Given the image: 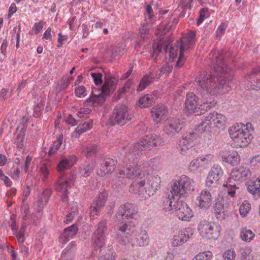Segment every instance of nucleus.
Wrapping results in <instances>:
<instances>
[{
  "label": "nucleus",
  "mask_w": 260,
  "mask_h": 260,
  "mask_svg": "<svg viewBox=\"0 0 260 260\" xmlns=\"http://www.w3.org/2000/svg\"><path fill=\"white\" fill-rule=\"evenodd\" d=\"M95 166L96 165L94 164L92 165L87 164L83 166L82 167H81L79 170L80 175L85 177L89 176Z\"/></svg>",
  "instance_id": "39"
},
{
  "label": "nucleus",
  "mask_w": 260,
  "mask_h": 260,
  "mask_svg": "<svg viewBox=\"0 0 260 260\" xmlns=\"http://www.w3.org/2000/svg\"><path fill=\"white\" fill-rule=\"evenodd\" d=\"M98 151V146L96 144H92L87 147L86 155L87 157L95 156Z\"/></svg>",
  "instance_id": "46"
},
{
  "label": "nucleus",
  "mask_w": 260,
  "mask_h": 260,
  "mask_svg": "<svg viewBox=\"0 0 260 260\" xmlns=\"http://www.w3.org/2000/svg\"><path fill=\"white\" fill-rule=\"evenodd\" d=\"M251 209V206L249 203L244 202L241 204L239 209V212L242 217H245Z\"/></svg>",
  "instance_id": "49"
},
{
  "label": "nucleus",
  "mask_w": 260,
  "mask_h": 260,
  "mask_svg": "<svg viewBox=\"0 0 260 260\" xmlns=\"http://www.w3.org/2000/svg\"><path fill=\"white\" fill-rule=\"evenodd\" d=\"M211 55L209 59L213 66L212 74L201 72L196 79L197 91L202 98L200 99L193 92L186 94L185 108L189 114L195 112L199 106V108L206 110L214 107L216 103L212 101L210 95L220 93L230 80V70L226 64L225 56L217 53Z\"/></svg>",
  "instance_id": "1"
},
{
  "label": "nucleus",
  "mask_w": 260,
  "mask_h": 260,
  "mask_svg": "<svg viewBox=\"0 0 260 260\" xmlns=\"http://www.w3.org/2000/svg\"><path fill=\"white\" fill-rule=\"evenodd\" d=\"M172 69L173 67L172 65H170L169 63H166L159 69L160 74L168 75L172 72Z\"/></svg>",
  "instance_id": "55"
},
{
  "label": "nucleus",
  "mask_w": 260,
  "mask_h": 260,
  "mask_svg": "<svg viewBox=\"0 0 260 260\" xmlns=\"http://www.w3.org/2000/svg\"><path fill=\"white\" fill-rule=\"evenodd\" d=\"M128 157V152L127 155L124 156L123 159V166L126 168L125 171L119 170L115 175L113 177V180L115 182V184L118 186L124 185L127 183V179L134 178V172L131 171V164L128 161H132L133 164L135 163L137 160L133 161V159L126 160Z\"/></svg>",
  "instance_id": "9"
},
{
  "label": "nucleus",
  "mask_w": 260,
  "mask_h": 260,
  "mask_svg": "<svg viewBox=\"0 0 260 260\" xmlns=\"http://www.w3.org/2000/svg\"><path fill=\"white\" fill-rule=\"evenodd\" d=\"M107 198L108 193L106 191L101 192L94 203L99 205V207H103L105 205Z\"/></svg>",
  "instance_id": "42"
},
{
  "label": "nucleus",
  "mask_w": 260,
  "mask_h": 260,
  "mask_svg": "<svg viewBox=\"0 0 260 260\" xmlns=\"http://www.w3.org/2000/svg\"><path fill=\"white\" fill-rule=\"evenodd\" d=\"M199 201V207L203 209H207L212 205V197L210 192L207 189L203 190L200 196L197 198Z\"/></svg>",
  "instance_id": "19"
},
{
  "label": "nucleus",
  "mask_w": 260,
  "mask_h": 260,
  "mask_svg": "<svg viewBox=\"0 0 260 260\" xmlns=\"http://www.w3.org/2000/svg\"><path fill=\"white\" fill-rule=\"evenodd\" d=\"M52 194V190L50 189H45L41 196L39 197L38 202H39V206H43L45 203H47L49 200Z\"/></svg>",
  "instance_id": "38"
},
{
  "label": "nucleus",
  "mask_w": 260,
  "mask_h": 260,
  "mask_svg": "<svg viewBox=\"0 0 260 260\" xmlns=\"http://www.w3.org/2000/svg\"><path fill=\"white\" fill-rule=\"evenodd\" d=\"M117 80L114 77L108 75L105 76V83L102 87V92L106 95H109L114 91V86L117 83Z\"/></svg>",
  "instance_id": "22"
},
{
  "label": "nucleus",
  "mask_w": 260,
  "mask_h": 260,
  "mask_svg": "<svg viewBox=\"0 0 260 260\" xmlns=\"http://www.w3.org/2000/svg\"><path fill=\"white\" fill-rule=\"evenodd\" d=\"M239 184V182H237L231 174L226 184L224 185V186L226 188L227 192L231 197H235L236 190L239 189L238 186Z\"/></svg>",
  "instance_id": "24"
},
{
  "label": "nucleus",
  "mask_w": 260,
  "mask_h": 260,
  "mask_svg": "<svg viewBox=\"0 0 260 260\" xmlns=\"http://www.w3.org/2000/svg\"><path fill=\"white\" fill-rule=\"evenodd\" d=\"M102 208V207H99L97 204L93 203L89 209L90 216L93 217L95 215H98Z\"/></svg>",
  "instance_id": "54"
},
{
  "label": "nucleus",
  "mask_w": 260,
  "mask_h": 260,
  "mask_svg": "<svg viewBox=\"0 0 260 260\" xmlns=\"http://www.w3.org/2000/svg\"><path fill=\"white\" fill-rule=\"evenodd\" d=\"M25 135V129L24 128H22L17 134L16 143L18 147L21 148L23 146Z\"/></svg>",
  "instance_id": "48"
},
{
  "label": "nucleus",
  "mask_w": 260,
  "mask_h": 260,
  "mask_svg": "<svg viewBox=\"0 0 260 260\" xmlns=\"http://www.w3.org/2000/svg\"><path fill=\"white\" fill-rule=\"evenodd\" d=\"M151 82V79L149 78V77L144 76L140 82L137 90L139 91H142L147 87Z\"/></svg>",
  "instance_id": "45"
},
{
  "label": "nucleus",
  "mask_w": 260,
  "mask_h": 260,
  "mask_svg": "<svg viewBox=\"0 0 260 260\" xmlns=\"http://www.w3.org/2000/svg\"><path fill=\"white\" fill-rule=\"evenodd\" d=\"M218 180L212 177L211 175H208L206 180V184L208 187L215 186L217 185Z\"/></svg>",
  "instance_id": "56"
},
{
  "label": "nucleus",
  "mask_w": 260,
  "mask_h": 260,
  "mask_svg": "<svg viewBox=\"0 0 260 260\" xmlns=\"http://www.w3.org/2000/svg\"><path fill=\"white\" fill-rule=\"evenodd\" d=\"M231 173L237 182L246 180L251 176L250 170L244 167L235 168L232 170Z\"/></svg>",
  "instance_id": "17"
},
{
  "label": "nucleus",
  "mask_w": 260,
  "mask_h": 260,
  "mask_svg": "<svg viewBox=\"0 0 260 260\" xmlns=\"http://www.w3.org/2000/svg\"><path fill=\"white\" fill-rule=\"evenodd\" d=\"M62 140L63 135H60L57 138L56 140L54 142L53 146H51L50 148V150L48 152V155L49 156L54 155L58 151L62 144Z\"/></svg>",
  "instance_id": "36"
},
{
  "label": "nucleus",
  "mask_w": 260,
  "mask_h": 260,
  "mask_svg": "<svg viewBox=\"0 0 260 260\" xmlns=\"http://www.w3.org/2000/svg\"><path fill=\"white\" fill-rule=\"evenodd\" d=\"M93 120L90 119L87 122H80L78 126L73 133L74 136L76 138H79L81 134L85 133L92 127Z\"/></svg>",
  "instance_id": "26"
},
{
  "label": "nucleus",
  "mask_w": 260,
  "mask_h": 260,
  "mask_svg": "<svg viewBox=\"0 0 260 260\" xmlns=\"http://www.w3.org/2000/svg\"><path fill=\"white\" fill-rule=\"evenodd\" d=\"M124 50V46L122 44H118L117 46L113 47L111 49V57L115 58L116 56L123 54Z\"/></svg>",
  "instance_id": "41"
},
{
  "label": "nucleus",
  "mask_w": 260,
  "mask_h": 260,
  "mask_svg": "<svg viewBox=\"0 0 260 260\" xmlns=\"http://www.w3.org/2000/svg\"><path fill=\"white\" fill-rule=\"evenodd\" d=\"M117 161L111 158H105L100 164V168L96 171V174L100 177H104L108 173L113 172L115 169Z\"/></svg>",
  "instance_id": "15"
},
{
  "label": "nucleus",
  "mask_w": 260,
  "mask_h": 260,
  "mask_svg": "<svg viewBox=\"0 0 260 260\" xmlns=\"http://www.w3.org/2000/svg\"><path fill=\"white\" fill-rule=\"evenodd\" d=\"M107 222L106 220H102L99 222L96 229L92 236V244L94 250L101 251V249L105 246V237L107 231Z\"/></svg>",
  "instance_id": "8"
},
{
  "label": "nucleus",
  "mask_w": 260,
  "mask_h": 260,
  "mask_svg": "<svg viewBox=\"0 0 260 260\" xmlns=\"http://www.w3.org/2000/svg\"><path fill=\"white\" fill-rule=\"evenodd\" d=\"M77 157L75 155H69L67 157H62L57 165L58 172H62L70 169L77 161Z\"/></svg>",
  "instance_id": "20"
},
{
  "label": "nucleus",
  "mask_w": 260,
  "mask_h": 260,
  "mask_svg": "<svg viewBox=\"0 0 260 260\" xmlns=\"http://www.w3.org/2000/svg\"><path fill=\"white\" fill-rule=\"evenodd\" d=\"M197 134L193 132H190L189 134L184 136V138L186 139V140L189 142L191 145H193V141L197 138Z\"/></svg>",
  "instance_id": "61"
},
{
  "label": "nucleus",
  "mask_w": 260,
  "mask_h": 260,
  "mask_svg": "<svg viewBox=\"0 0 260 260\" xmlns=\"http://www.w3.org/2000/svg\"><path fill=\"white\" fill-rule=\"evenodd\" d=\"M224 260H234L235 253L233 250H228L223 254Z\"/></svg>",
  "instance_id": "57"
},
{
  "label": "nucleus",
  "mask_w": 260,
  "mask_h": 260,
  "mask_svg": "<svg viewBox=\"0 0 260 260\" xmlns=\"http://www.w3.org/2000/svg\"><path fill=\"white\" fill-rule=\"evenodd\" d=\"M145 181L136 179L129 186V191L134 193L141 194L143 191Z\"/></svg>",
  "instance_id": "30"
},
{
  "label": "nucleus",
  "mask_w": 260,
  "mask_h": 260,
  "mask_svg": "<svg viewBox=\"0 0 260 260\" xmlns=\"http://www.w3.org/2000/svg\"><path fill=\"white\" fill-rule=\"evenodd\" d=\"M214 213L219 220L224 219L228 216L224 212V206L219 201H216L214 206Z\"/></svg>",
  "instance_id": "29"
},
{
  "label": "nucleus",
  "mask_w": 260,
  "mask_h": 260,
  "mask_svg": "<svg viewBox=\"0 0 260 260\" xmlns=\"http://www.w3.org/2000/svg\"><path fill=\"white\" fill-rule=\"evenodd\" d=\"M198 229L201 235L206 238L216 239L220 235V226L215 222L201 221L199 224Z\"/></svg>",
  "instance_id": "10"
},
{
  "label": "nucleus",
  "mask_w": 260,
  "mask_h": 260,
  "mask_svg": "<svg viewBox=\"0 0 260 260\" xmlns=\"http://www.w3.org/2000/svg\"><path fill=\"white\" fill-rule=\"evenodd\" d=\"M133 232L129 225L127 223H123L122 225L120 226L117 232L116 237H129Z\"/></svg>",
  "instance_id": "34"
},
{
  "label": "nucleus",
  "mask_w": 260,
  "mask_h": 260,
  "mask_svg": "<svg viewBox=\"0 0 260 260\" xmlns=\"http://www.w3.org/2000/svg\"><path fill=\"white\" fill-rule=\"evenodd\" d=\"M139 160V158L137 159V161L133 164L132 161H130L132 165L131 168V171L134 172V178L137 177L138 178H140L141 179L145 177L146 175H148L150 167L149 164L147 161L138 162ZM128 162H129V161H128Z\"/></svg>",
  "instance_id": "14"
},
{
  "label": "nucleus",
  "mask_w": 260,
  "mask_h": 260,
  "mask_svg": "<svg viewBox=\"0 0 260 260\" xmlns=\"http://www.w3.org/2000/svg\"><path fill=\"white\" fill-rule=\"evenodd\" d=\"M254 237L255 234L246 228H243L240 232V237L244 242H249Z\"/></svg>",
  "instance_id": "35"
},
{
  "label": "nucleus",
  "mask_w": 260,
  "mask_h": 260,
  "mask_svg": "<svg viewBox=\"0 0 260 260\" xmlns=\"http://www.w3.org/2000/svg\"><path fill=\"white\" fill-rule=\"evenodd\" d=\"M223 172L220 168L218 165H214L208 175H211L212 177H214L217 180H219L221 176L222 175Z\"/></svg>",
  "instance_id": "40"
},
{
  "label": "nucleus",
  "mask_w": 260,
  "mask_h": 260,
  "mask_svg": "<svg viewBox=\"0 0 260 260\" xmlns=\"http://www.w3.org/2000/svg\"><path fill=\"white\" fill-rule=\"evenodd\" d=\"M196 34L194 31H189L183 37L176 45L169 49V56L170 58L174 59L179 56L175 64V69H178L183 67L186 61L187 56L186 54L192 46L195 44Z\"/></svg>",
  "instance_id": "2"
},
{
  "label": "nucleus",
  "mask_w": 260,
  "mask_h": 260,
  "mask_svg": "<svg viewBox=\"0 0 260 260\" xmlns=\"http://www.w3.org/2000/svg\"><path fill=\"white\" fill-rule=\"evenodd\" d=\"M163 142V139L160 136L153 134L146 136L129 148L128 157L126 160H137L140 157V151L144 150H150L153 147L160 146Z\"/></svg>",
  "instance_id": "3"
},
{
  "label": "nucleus",
  "mask_w": 260,
  "mask_h": 260,
  "mask_svg": "<svg viewBox=\"0 0 260 260\" xmlns=\"http://www.w3.org/2000/svg\"><path fill=\"white\" fill-rule=\"evenodd\" d=\"M147 21V23L146 24H143L142 26L141 29L140 30V37L142 38H147L148 35V31L150 29L151 24L152 22H150L149 21Z\"/></svg>",
  "instance_id": "47"
},
{
  "label": "nucleus",
  "mask_w": 260,
  "mask_h": 260,
  "mask_svg": "<svg viewBox=\"0 0 260 260\" xmlns=\"http://www.w3.org/2000/svg\"><path fill=\"white\" fill-rule=\"evenodd\" d=\"M135 245L138 246L148 245L149 239L147 232L146 231H143L138 234L135 239Z\"/></svg>",
  "instance_id": "28"
},
{
  "label": "nucleus",
  "mask_w": 260,
  "mask_h": 260,
  "mask_svg": "<svg viewBox=\"0 0 260 260\" xmlns=\"http://www.w3.org/2000/svg\"><path fill=\"white\" fill-rule=\"evenodd\" d=\"M189 167L193 170L197 169L200 167H202L201 162L200 161L198 157L192 160L190 162L189 164Z\"/></svg>",
  "instance_id": "63"
},
{
  "label": "nucleus",
  "mask_w": 260,
  "mask_h": 260,
  "mask_svg": "<svg viewBox=\"0 0 260 260\" xmlns=\"http://www.w3.org/2000/svg\"><path fill=\"white\" fill-rule=\"evenodd\" d=\"M209 16L208 9L203 8L200 10L199 18L197 20V25H199L202 21Z\"/></svg>",
  "instance_id": "52"
},
{
  "label": "nucleus",
  "mask_w": 260,
  "mask_h": 260,
  "mask_svg": "<svg viewBox=\"0 0 260 260\" xmlns=\"http://www.w3.org/2000/svg\"><path fill=\"white\" fill-rule=\"evenodd\" d=\"M77 231L78 228L75 224H73L66 228L60 236L59 242L62 244L67 243L69 241L70 238H72L77 234Z\"/></svg>",
  "instance_id": "23"
},
{
  "label": "nucleus",
  "mask_w": 260,
  "mask_h": 260,
  "mask_svg": "<svg viewBox=\"0 0 260 260\" xmlns=\"http://www.w3.org/2000/svg\"><path fill=\"white\" fill-rule=\"evenodd\" d=\"M175 196L172 195V198H170V196L169 195L168 197H166L163 199L162 207L163 210L165 211L168 212H175L174 204L172 205V200H175Z\"/></svg>",
  "instance_id": "33"
},
{
  "label": "nucleus",
  "mask_w": 260,
  "mask_h": 260,
  "mask_svg": "<svg viewBox=\"0 0 260 260\" xmlns=\"http://www.w3.org/2000/svg\"><path fill=\"white\" fill-rule=\"evenodd\" d=\"M239 251L243 259L246 258V257L250 253V249L248 247L241 248L239 249Z\"/></svg>",
  "instance_id": "64"
},
{
  "label": "nucleus",
  "mask_w": 260,
  "mask_h": 260,
  "mask_svg": "<svg viewBox=\"0 0 260 260\" xmlns=\"http://www.w3.org/2000/svg\"><path fill=\"white\" fill-rule=\"evenodd\" d=\"M193 145H191L183 136L182 138L179 141L177 148L181 153H183L186 152Z\"/></svg>",
  "instance_id": "37"
},
{
  "label": "nucleus",
  "mask_w": 260,
  "mask_h": 260,
  "mask_svg": "<svg viewBox=\"0 0 260 260\" xmlns=\"http://www.w3.org/2000/svg\"><path fill=\"white\" fill-rule=\"evenodd\" d=\"M74 258V251L69 249H65L63 250L59 260H73Z\"/></svg>",
  "instance_id": "44"
},
{
  "label": "nucleus",
  "mask_w": 260,
  "mask_h": 260,
  "mask_svg": "<svg viewBox=\"0 0 260 260\" xmlns=\"http://www.w3.org/2000/svg\"><path fill=\"white\" fill-rule=\"evenodd\" d=\"M151 113L153 120L158 122L166 118L168 110L167 107L164 105H157L152 108Z\"/></svg>",
  "instance_id": "21"
},
{
  "label": "nucleus",
  "mask_w": 260,
  "mask_h": 260,
  "mask_svg": "<svg viewBox=\"0 0 260 260\" xmlns=\"http://www.w3.org/2000/svg\"><path fill=\"white\" fill-rule=\"evenodd\" d=\"M133 118L128 107L123 103L117 104L114 108L113 114L110 118V124H118L123 126L130 121Z\"/></svg>",
  "instance_id": "6"
},
{
  "label": "nucleus",
  "mask_w": 260,
  "mask_h": 260,
  "mask_svg": "<svg viewBox=\"0 0 260 260\" xmlns=\"http://www.w3.org/2000/svg\"><path fill=\"white\" fill-rule=\"evenodd\" d=\"M247 81L249 82L247 85L248 89L258 90L260 89V80L255 81V79H247Z\"/></svg>",
  "instance_id": "43"
},
{
  "label": "nucleus",
  "mask_w": 260,
  "mask_h": 260,
  "mask_svg": "<svg viewBox=\"0 0 260 260\" xmlns=\"http://www.w3.org/2000/svg\"><path fill=\"white\" fill-rule=\"evenodd\" d=\"M162 46L160 44L154 45L152 46V52L151 53V56L154 60H157V57L158 54L161 52Z\"/></svg>",
  "instance_id": "51"
},
{
  "label": "nucleus",
  "mask_w": 260,
  "mask_h": 260,
  "mask_svg": "<svg viewBox=\"0 0 260 260\" xmlns=\"http://www.w3.org/2000/svg\"><path fill=\"white\" fill-rule=\"evenodd\" d=\"M75 178L74 176L70 177L66 179L60 177L56 181L55 184V189L62 193H68L69 188H71L74 185Z\"/></svg>",
  "instance_id": "16"
},
{
  "label": "nucleus",
  "mask_w": 260,
  "mask_h": 260,
  "mask_svg": "<svg viewBox=\"0 0 260 260\" xmlns=\"http://www.w3.org/2000/svg\"><path fill=\"white\" fill-rule=\"evenodd\" d=\"M193 189V181L186 175H182L175 181L171 190L172 196L181 197Z\"/></svg>",
  "instance_id": "7"
},
{
  "label": "nucleus",
  "mask_w": 260,
  "mask_h": 260,
  "mask_svg": "<svg viewBox=\"0 0 260 260\" xmlns=\"http://www.w3.org/2000/svg\"><path fill=\"white\" fill-rule=\"evenodd\" d=\"M146 12L147 13V17L146 18V20L147 21H149L150 22H152L153 18L154 17V15L153 13L152 9L150 5H147L146 8Z\"/></svg>",
  "instance_id": "58"
},
{
  "label": "nucleus",
  "mask_w": 260,
  "mask_h": 260,
  "mask_svg": "<svg viewBox=\"0 0 260 260\" xmlns=\"http://www.w3.org/2000/svg\"><path fill=\"white\" fill-rule=\"evenodd\" d=\"M50 166L46 163H43L40 168V172L44 175L45 179L47 178L49 173Z\"/></svg>",
  "instance_id": "60"
},
{
  "label": "nucleus",
  "mask_w": 260,
  "mask_h": 260,
  "mask_svg": "<svg viewBox=\"0 0 260 260\" xmlns=\"http://www.w3.org/2000/svg\"><path fill=\"white\" fill-rule=\"evenodd\" d=\"M137 213L138 211L133 204L126 203L119 207L116 215V220L121 222V223H126V220L135 218Z\"/></svg>",
  "instance_id": "11"
},
{
  "label": "nucleus",
  "mask_w": 260,
  "mask_h": 260,
  "mask_svg": "<svg viewBox=\"0 0 260 260\" xmlns=\"http://www.w3.org/2000/svg\"><path fill=\"white\" fill-rule=\"evenodd\" d=\"M154 103V96L151 94H147L139 100L138 105L141 108H146L150 107Z\"/></svg>",
  "instance_id": "31"
},
{
  "label": "nucleus",
  "mask_w": 260,
  "mask_h": 260,
  "mask_svg": "<svg viewBox=\"0 0 260 260\" xmlns=\"http://www.w3.org/2000/svg\"><path fill=\"white\" fill-rule=\"evenodd\" d=\"M175 213L181 220L188 221L193 216L192 211L187 204L182 201L177 200L174 203Z\"/></svg>",
  "instance_id": "13"
},
{
  "label": "nucleus",
  "mask_w": 260,
  "mask_h": 260,
  "mask_svg": "<svg viewBox=\"0 0 260 260\" xmlns=\"http://www.w3.org/2000/svg\"><path fill=\"white\" fill-rule=\"evenodd\" d=\"M212 256V253L210 251H205L199 253L192 260H208Z\"/></svg>",
  "instance_id": "50"
},
{
  "label": "nucleus",
  "mask_w": 260,
  "mask_h": 260,
  "mask_svg": "<svg viewBox=\"0 0 260 260\" xmlns=\"http://www.w3.org/2000/svg\"><path fill=\"white\" fill-rule=\"evenodd\" d=\"M99 93L95 94V91L92 90L91 96L86 100V102L90 103L91 106H95V104H101L105 101V95L103 92L102 90H98Z\"/></svg>",
  "instance_id": "25"
},
{
  "label": "nucleus",
  "mask_w": 260,
  "mask_h": 260,
  "mask_svg": "<svg viewBox=\"0 0 260 260\" xmlns=\"http://www.w3.org/2000/svg\"><path fill=\"white\" fill-rule=\"evenodd\" d=\"M160 178L158 175H148L147 184L149 187L146 189V193L149 197L153 195L160 188Z\"/></svg>",
  "instance_id": "18"
},
{
  "label": "nucleus",
  "mask_w": 260,
  "mask_h": 260,
  "mask_svg": "<svg viewBox=\"0 0 260 260\" xmlns=\"http://www.w3.org/2000/svg\"><path fill=\"white\" fill-rule=\"evenodd\" d=\"M251 125L248 123L246 125L236 123L230 128L229 131L231 138L236 146L245 147L251 142L253 136L248 129Z\"/></svg>",
  "instance_id": "4"
},
{
  "label": "nucleus",
  "mask_w": 260,
  "mask_h": 260,
  "mask_svg": "<svg viewBox=\"0 0 260 260\" xmlns=\"http://www.w3.org/2000/svg\"><path fill=\"white\" fill-rule=\"evenodd\" d=\"M91 75L94 80V82L96 85L101 84L102 83V76L103 75L102 73H91Z\"/></svg>",
  "instance_id": "59"
},
{
  "label": "nucleus",
  "mask_w": 260,
  "mask_h": 260,
  "mask_svg": "<svg viewBox=\"0 0 260 260\" xmlns=\"http://www.w3.org/2000/svg\"><path fill=\"white\" fill-rule=\"evenodd\" d=\"M221 158L223 161L231 164L232 166L237 165L240 161V158L238 153L232 152L231 154L226 155H222Z\"/></svg>",
  "instance_id": "32"
},
{
  "label": "nucleus",
  "mask_w": 260,
  "mask_h": 260,
  "mask_svg": "<svg viewBox=\"0 0 260 260\" xmlns=\"http://www.w3.org/2000/svg\"><path fill=\"white\" fill-rule=\"evenodd\" d=\"M192 235V233H189V232L187 230H185L183 231H180L178 233V236H179V239L181 240L183 243L186 242L188 239L189 238V236Z\"/></svg>",
  "instance_id": "53"
},
{
  "label": "nucleus",
  "mask_w": 260,
  "mask_h": 260,
  "mask_svg": "<svg viewBox=\"0 0 260 260\" xmlns=\"http://www.w3.org/2000/svg\"><path fill=\"white\" fill-rule=\"evenodd\" d=\"M200 161H201L202 167H204L207 164H208L212 158L211 155L210 154L206 155L205 156H203L200 157H198Z\"/></svg>",
  "instance_id": "62"
},
{
  "label": "nucleus",
  "mask_w": 260,
  "mask_h": 260,
  "mask_svg": "<svg viewBox=\"0 0 260 260\" xmlns=\"http://www.w3.org/2000/svg\"><path fill=\"white\" fill-rule=\"evenodd\" d=\"M226 119L225 116L221 114L212 112L206 116L200 123L197 131L201 134H207L211 132L212 128H222L225 124Z\"/></svg>",
  "instance_id": "5"
},
{
  "label": "nucleus",
  "mask_w": 260,
  "mask_h": 260,
  "mask_svg": "<svg viewBox=\"0 0 260 260\" xmlns=\"http://www.w3.org/2000/svg\"><path fill=\"white\" fill-rule=\"evenodd\" d=\"M248 191L254 198L260 197V179L256 178L254 181H251L247 186Z\"/></svg>",
  "instance_id": "27"
},
{
  "label": "nucleus",
  "mask_w": 260,
  "mask_h": 260,
  "mask_svg": "<svg viewBox=\"0 0 260 260\" xmlns=\"http://www.w3.org/2000/svg\"><path fill=\"white\" fill-rule=\"evenodd\" d=\"M183 122L179 119L171 118L165 123L163 131L170 138L175 137L182 129Z\"/></svg>",
  "instance_id": "12"
}]
</instances>
